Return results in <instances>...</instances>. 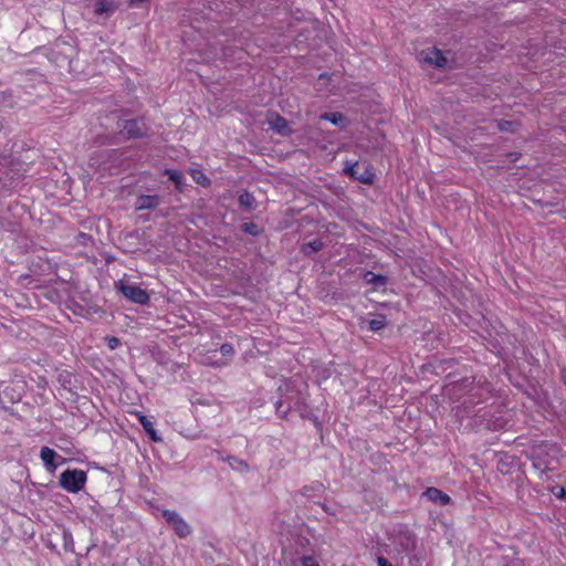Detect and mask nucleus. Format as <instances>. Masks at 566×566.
<instances>
[{
	"instance_id": "nucleus-1",
	"label": "nucleus",
	"mask_w": 566,
	"mask_h": 566,
	"mask_svg": "<svg viewBox=\"0 0 566 566\" xmlns=\"http://www.w3.org/2000/svg\"><path fill=\"white\" fill-rule=\"evenodd\" d=\"M307 385H303V388L298 386L296 380L287 379L284 386L279 388L281 391V398L275 402V410L280 418L286 419L287 413L292 410L297 411L303 419H311L312 412L306 402Z\"/></svg>"
},
{
	"instance_id": "nucleus-2",
	"label": "nucleus",
	"mask_w": 566,
	"mask_h": 566,
	"mask_svg": "<svg viewBox=\"0 0 566 566\" xmlns=\"http://www.w3.org/2000/svg\"><path fill=\"white\" fill-rule=\"evenodd\" d=\"M128 148H104L97 149L90 155L88 166L95 170L114 174V169L125 167L130 160Z\"/></svg>"
},
{
	"instance_id": "nucleus-3",
	"label": "nucleus",
	"mask_w": 566,
	"mask_h": 566,
	"mask_svg": "<svg viewBox=\"0 0 566 566\" xmlns=\"http://www.w3.org/2000/svg\"><path fill=\"white\" fill-rule=\"evenodd\" d=\"M390 539L399 553L411 554L417 548V535L406 525L400 524L394 528Z\"/></svg>"
},
{
	"instance_id": "nucleus-4",
	"label": "nucleus",
	"mask_w": 566,
	"mask_h": 566,
	"mask_svg": "<svg viewBox=\"0 0 566 566\" xmlns=\"http://www.w3.org/2000/svg\"><path fill=\"white\" fill-rule=\"evenodd\" d=\"M115 290L117 293L123 295L127 301L138 304L146 305L149 303V294L146 290L142 289L139 285L130 283L125 280H119L115 282Z\"/></svg>"
},
{
	"instance_id": "nucleus-5",
	"label": "nucleus",
	"mask_w": 566,
	"mask_h": 566,
	"mask_svg": "<svg viewBox=\"0 0 566 566\" xmlns=\"http://www.w3.org/2000/svg\"><path fill=\"white\" fill-rule=\"evenodd\" d=\"M87 480L85 471L80 469H66L60 474L59 484L60 486L70 492L78 493L83 490Z\"/></svg>"
},
{
	"instance_id": "nucleus-6",
	"label": "nucleus",
	"mask_w": 566,
	"mask_h": 566,
	"mask_svg": "<svg viewBox=\"0 0 566 566\" xmlns=\"http://www.w3.org/2000/svg\"><path fill=\"white\" fill-rule=\"evenodd\" d=\"M343 172L350 179L364 185H373L376 178L374 167L366 163H346Z\"/></svg>"
},
{
	"instance_id": "nucleus-7",
	"label": "nucleus",
	"mask_w": 566,
	"mask_h": 566,
	"mask_svg": "<svg viewBox=\"0 0 566 566\" xmlns=\"http://www.w3.org/2000/svg\"><path fill=\"white\" fill-rule=\"evenodd\" d=\"M420 60L437 70H453L455 67V61L449 60L444 52L439 50L437 46L422 50L420 52Z\"/></svg>"
},
{
	"instance_id": "nucleus-8",
	"label": "nucleus",
	"mask_w": 566,
	"mask_h": 566,
	"mask_svg": "<svg viewBox=\"0 0 566 566\" xmlns=\"http://www.w3.org/2000/svg\"><path fill=\"white\" fill-rule=\"evenodd\" d=\"M126 139H142L148 136L150 127L143 117L123 119L118 125Z\"/></svg>"
},
{
	"instance_id": "nucleus-9",
	"label": "nucleus",
	"mask_w": 566,
	"mask_h": 566,
	"mask_svg": "<svg viewBox=\"0 0 566 566\" xmlns=\"http://www.w3.org/2000/svg\"><path fill=\"white\" fill-rule=\"evenodd\" d=\"M548 444L544 441L532 446L530 451L526 452V457L532 461V467L539 471L541 475L546 474L548 468Z\"/></svg>"
},
{
	"instance_id": "nucleus-10",
	"label": "nucleus",
	"mask_w": 566,
	"mask_h": 566,
	"mask_svg": "<svg viewBox=\"0 0 566 566\" xmlns=\"http://www.w3.org/2000/svg\"><path fill=\"white\" fill-rule=\"evenodd\" d=\"M161 515L178 537L186 538L192 533V527L177 511L165 509L161 511Z\"/></svg>"
},
{
	"instance_id": "nucleus-11",
	"label": "nucleus",
	"mask_w": 566,
	"mask_h": 566,
	"mask_svg": "<svg viewBox=\"0 0 566 566\" xmlns=\"http://www.w3.org/2000/svg\"><path fill=\"white\" fill-rule=\"evenodd\" d=\"M268 124L273 132L282 137H291L294 134V129L290 127L289 120L277 112H270L268 114Z\"/></svg>"
},
{
	"instance_id": "nucleus-12",
	"label": "nucleus",
	"mask_w": 566,
	"mask_h": 566,
	"mask_svg": "<svg viewBox=\"0 0 566 566\" xmlns=\"http://www.w3.org/2000/svg\"><path fill=\"white\" fill-rule=\"evenodd\" d=\"M40 458L48 471L53 473L59 464L66 462L55 450L44 446L40 450Z\"/></svg>"
},
{
	"instance_id": "nucleus-13",
	"label": "nucleus",
	"mask_w": 566,
	"mask_h": 566,
	"mask_svg": "<svg viewBox=\"0 0 566 566\" xmlns=\"http://www.w3.org/2000/svg\"><path fill=\"white\" fill-rule=\"evenodd\" d=\"M218 460L228 462L230 468L240 473H247L250 471V465L245 460L239 459L235 455H226L223 451L216 450Z\"/></svg>"
},
{
	"instance_id": "nucleus-14",
	"label": "nucleus",
	"mask_w": 566,
	"mask_h": 566,
	"mask_svg": "<svg viewBox=\"0 0 566 566\" xmlns=\"http://www.w3.org/2000/svg\"><path fill=\"white\" fill-rule=\"evenodd\" d=\"M360 277L366 284L373 285L374 290H385L389 282V277L387 275L375 273L370 270H365Z\"/></svg>"
},
{
	"instance_id": "nucleus-15",
	"label": "nucleus",
	"mask_w": 566,
	"mask_h": 566,
	"mask_svg": "<svg viewBox=\"0 0 566 566\" xmlns=\"http://www.w3.org/2000/svg\"><path fill=\"white\" fill-rule=\"evenodd\" d=\"M500 564L501 566H525L524 559L518 556L514 546L503 547Z\"/></svg>"
},
{
	"instance_id": "nucleus-16",
	"label": "nucleus",
	"mask_w": 566,
	"mask_h": 566,
	"mask_svg": "<svg viewBox=\"0 0 566 566\" xmlns=\"http://www.w3.org/2000/svg\"><path fill=\"white\" fill-rule=\"evenodd\" d=\"M161 202V198L158 195H139L136 198L135 208L136 210H153L156 209Z\"/></svg>"
},
{
	"instance_id": "nucleus-17",
	"label": "nucleus",
	"mask_w": 566,
	"mask_h": 566,
	"mask_svg": "<svg viewBox=\"0 0 566 566\" xmlns=\"http://www.w3.org/2000/svg\"><path fill=\"white\" fill-rule=\"evenodd\" d=\"M422 496L430 502L438 503L443 506L452 502L451 497L447 493L433 486L427 488L422 493Z\"/></svg>"
},
{
	"instance_id": "nucleus-18",
	"label": "nucleus",
	"mask_w": 566,
	"mask_h": 566,
	"mask_svg": "<svg viewBox=\"0 0 566 566\" xmlns=\"http://www.w3.org/2000/svg\"><path fill=\"white\" fill-rule=\"evenodd\" d=\"M164 175L167 176L168 180L175 186L176 191L184 193L188 187L182 172L178 169L166 168Z\"/></svg>"
},
{
	"instance_id": "nucleus-19",
	"label": "nucleus",
	"mask_w": 566,
	"mask_h": 566,
	"mask_svg": "<svg viewBox=\"0 0 566 566\" xmlns=\"http://www.w3.org/2000/svg\"><path fill=\"white\" fill-rule=\"evenodd\" d=\"M118 8L117 0H96L94 3V13L97 15L109 17Z\"/></svg>"
},
{
	"instance_id": "nucleus-20",
	"label": "nucleus",
	"mask_w": 566,
	"mask_h": 566,
	"mask_svg": "<svg viewBox=\"0 0 566 566\" xmlns=\"http://www.w3.org/2000/svg\"><path fill=\"white\" fill-rule=\"evenodd\" d=\"M136 416L144 431L148 436L149 440H151L153 442L163 441L161 437L157 433V430L154 428V423L148 419L147 416L139 411L136 412Z\"/></svg>"
},
{
	"instance_id": "nucleus-21",
	"label": "nucleus",
	"mask_w": 566,
	"mask_h": 566,
	"mask_svg": "<svg viewBox=\"0 0 566 566\" xmlns=\"http://www.w3.org/2000/svg\"><path fill=\"white\" fill-rule=\"evenodd\" d=\"M319 119L332 123L340 129H346L349 120L340 112H325L319 115Z\"/></svg>"
},
{
	"instance_id": "nucleus-22",
	"label": "nucleus",
	"mask_w": 566,
	"mask_h": 566,
	"mask_svg": "<svg viewBox=\"0 0 566 566\" xmlns=\"http://www.w3.org/2000/svg\"><path fill=\"white\" fill-rule=\"evenodd\" d=\"M238 203L239 207L244 212H252L258 208V202L253 193L249 192L248 190H243L238 196Z\"/></svg>"
},
{
	"instance_id": "nucleus-23",
	"label": "nucleus",
	"mask_w": 566,
	"mask_h": 566,
	"mask_svg": "<svg viewBox=\"0 0 566 566\" xmlns=\"http://www.w3.org/2000/svg\"><path fill=\"white\" fill-rule=\"evenodd\" d=\"M69 308H71L72 312L76 315H84V313L97 314L101 311V307L97 304H94V303L82 304L76 301H72V304L69 306Z\"/></svg>"
},
{
	"instance_id": "nucleus-24",
	"label": "nucleus",
	"mask_w": 566,
	"mask_h": 566,
	"mask_svg": "<svg viewBox=\"0 0 566 566\" xmlns=\"http://www.w3.org/2000/svg\"><path fill=\"white\" fill-rule=\"evenodd\" d=\"M324 242L321 238H316L313 241L305 242L301 245V252L305 256H311L324 249Z\"/></svg>"
},
{
	"instance_id": "nucleus-25",
	"label": "nucleus",
	"mask_w": 566,
	"mask_h": 566,
	"mask_svg": "<svg viewBox=\"0 0 566 566\" xmlns=\"http://www.w3.org/2000/svg\"><path fill=\"white\" fill-rule=\"evenodd\" d=\"M324 491H325V486H324V484L322 482L313 481L311 484L304 485L300 490V494H302L303 496H305L307 499H311V497H313L316 494L324 493Z\"/></svg>"
},
{
	"instance_id": "nucleus-26",
	"label": "nucleus",
	"mask_w": 566,
	"mask_h": 566,
	"mask_svg": "<svg viewBox=\"0 0 566 566\" xmlns=\"http://www.w3.org/2000/svg\"><path fill=\"white\" fill-rule=\"evenodd\" d=\"M240 230L252 237H260L264 233V228L252 221L242 223Z\"/></svg>"
},
{
	"instance_id": "nucleus-27",
	"label": "nucleus",
	"mask_w": 566,
	"mask_h": 566,
	"mask_svg": "<svg viewBox=\"0 0 566 566\" xmlns=\"http://www.w3.org/2000/svg\"><path fill=\"white\" fill-rule=\"evenodd\" d=\"M516 463V457L505 454L499 461V470L502 474H509Z\"/></svg>"
},
{
	"instance_id": "nucleus-28",
	"label": "nucleus",
	"mask_w": 566,
	"mask_h": 566,
	"mask_svg": "<svg viewBox=\"0 0 566 566\" xmlns=\"http://www.w3.org/2000/svg\"><path fill=\"white\" fill-rule=\"evenodd\" d=\"M387 325V317L384 314H377L375 318L368 322V328L371 332H379Z\"/></svg>"
},
{
	"instance_id": "nucleus-29",
	"label": "nucleus",
	"mask_w": 566,
	"mask_h": 566,
	"mask_svg": "<svg viewBox=\"0 0 566 566\" xmlns=\"http://www.w3.org/2000/svg\"><path fill=\"white\" fill-rule=\"evenodd\" d=\"M195 182L202 187H209L211 185L210 178L200 169H191L190 171Z\"/></svg>"
},
{
	"instance_id": "nucleus-30",
	"label": "nucleus",
	"mask_w": 566,
	"mask_h": 566,
	"mask_svg": "<svg viewBox=\"0 0 566 566\" xmlns=\"http://www.w3.org/2000/svg\"><path fill=\"white\" fill-rule=\"evenodd\" d=\"M74 379V375L67 370H63L57 376V382L64 388L70 389Z\"/></svg>"
},
{
	"instance_id": "nucleus-31",
	"label": "nucleus",
	"mask_w": 566,
	"mask_h": 566,
	"mask_svg": "<svg viewBox=\"0 0 566 566\" xmlns=\"http://www.w3.org/2000/svg\"><path fill=\"white\" fill-rule=\"evenodd\" d=\"M517 126H520V124L517 122H514V120L501 119L497 123L499 130L500 132H505V133H514V132H516Z\"/></svg>"
},
{
	"instance_id": "nucleus-32",
	"label": "nucleus",
	"mask_w": 566,
	"mask_h": 566,
	"mask_svg": "<svg viewBox=\"0 0 566 566\" xmlns=\"http://www.w3.org/2000/svg\"><path fill=\"white\" fill-rule=\"evenodd\" d=\"M151 356L157 364L163 365V366L168 365L170 361V357H169L168 353L163 349L153 350Z\"/></svg>"
},
{
	"instance_id": "nucleus-33",
	"label": "nucleus",
	"mask_w": 566,
	"mask_h": 566,
	"mask_svg": "<svg viewBox=\"0 0 566 566\" xmlns=\"http://www.w3.org/2000/svg\"><path fill=\"white\" fill-rule=\"evenodd\" d=\"M313 32H315V28L314 27L304 28V29H302V30H300L297 32L295 41L298 44L306 43L311 39V35H312Z\"/></svg>"
},
{
	"instance_id": "nucleus-34",
	"label": "nucleus",
	"mask_w": 566,
	"mask_h": 566,
	"mask_svg": "<svg viewBox=\"0 0 566 566\" xmlns=\"http://www.w3.org/2000/svg\"><path fill=\"white\" fill-rule=\"evenodd\" d=\"M243 53H244L243 50L238 49V48L224 46L222 49V55L224 57H233V59L241 60L243 57Z\"/></svg>"
},
{
	"instance_id": "nucleus-35",
	"label": "nucleus",
	"mask_w": 566,
	"mask_h": 566,
	"mask_svg": "<svg viewBox=\"0 0 566 566\" xmlns=\"http://www.w3.org/2000/svg\"><path fill=\"white\" fill-rule=\"evenodd\" d=\"M63 539H64L65 551L73 552L74 542H73L72 534L69 531L63 532Z\"/></svg>"
},
{
	"instance_id": "nucleus-36",
	"label": "nucleus",
	"mask_w": 566,
	"mask_h": 566,
	"mask_svg": "<svg viewBox=\"0 0 566 566\" xmlns=\"http://www.w3.org/2000/svg\"><path fill=\"white\" fill-rule=\"evenodd\" d=\"M105 342H106L108 348L112 350L116 349L122 344L120 339L116 336H106Z\"/></svg>"
},
{
	"instance_id": "nucleus-37",
	"label": "nucleus",
	"mask_w": 566,
	"mask_h": 566,
	"mask_svg": "<svg viewBox=\"0 0 566 566\" xmlns=\"http://www.w3.org/2000/svg\"><path fill=\"white\" fill-rule=\"evenodd\" d=\"M504 157H505V160L502 161L503 164L505 161L515 164L522 157V154L520 151H510V153H506L504 155Z\"/></svg>"
},
{
	"instance_id": "nucleus-38",
	"label": "nucleus",
	"mask_w": 566,
	"mask_h": 566,
	"mask_svg": "<svg viewBox=\"0 0 566 566\" xmlns=\"http://www.w3.org/2000/svg\"><path fill=\"white\" fill-rule=\"evenodd\" d=\"M220 353L222 354V356H233L234 348H233L232 344L224 343L220 346Z\"/></svg>"
},
{
	"instance_id": "nucleus-39",
	"label": "nucleus",
	"mask_w": 566,
	"mask_h": 566,
	"mask_svg": "<svg viewBox=\"0 0 566 566\" xmlns=\"http://www.w3.org/2000/svg\"><path fill=\"white\" fill-rule=\"evenodd\" d=\"M302 566H319L313 556L305 555L300 558Z\"/></svg>"
},
{
	"instance_id": "nucleus-40",
	"label": "nucleus",
	"mask_w": 566,
	"mask_h": 566,
	"mask_svg": "<svg viewBox=\"0 0 566 566\" xmlns=\"http://www.w3.org/2000/svg\"><path fill=\"white\" fill-rule=\"evenodd\" d=\"M552 493L558 499H566V490L560 485L552 488Z\"/></svg>"
},
{
	"instance_id": "nucleus-41",
	"label": "nucleus",
	"mask_w": 566,
	"mask_h": 566,
	"mask_svg": "<svg viewBox=\"0 0 566 566\" xmlns=\"http://www.w3.org/2000/svg\"><path fill=\"white\" fill-rule=\"evenodd\" d=\"M409 555V565L410 566H420V558L416 554H408Z\"/></svg>"
},
{
	"instance_id": "nucleus-42",
	"label": "nucleus",
	"mask_w": 566,
	"mask_h": 566,
	"mask_svg": "<svg viewBox=\"0 0 566 566\" xmlns=\"http://www.w3.org/2000/svg\"><path fill=\"white\" fill-rule=\"evenodd\" d=\"M376 562L378 566H392L391 563L384 556H377Z\"/></svg>"
},
{
	"instance_id": "nucleus-43",
	"label": "nucleus",
	"mask_w": 566,
	"mask_h": 566,
	"mask_svg": "<svg viewBox=\"0 0 566 566\" xmlns=\"http://www.w3.org/2000/svg\"><path fill=\"white\" fill-rule=\"evenodd\" d=\"M315 504L319 505L325 513H327L329 515H334L335 514V512L332 511L331 507L328 505H326L325 503L315 502Z\"/></svg>"
},
{
	"instance_id": "nucleus-44",
	"label": "nucleus",
	"mask_w": 566,
	"mask_h": 566,
	"mask_svg": "<svg viewBox=\"0 0 566 566\" xmlns=\"http://www.w3.org/2000/svg\"><path fill=\"white\" fill-rule=\"evenodd\" d=\"M11 93L0 92V104H6L8 99L11 98Z\"/></svg>"
},
{
	"instance_id": "nucleus-45",
	"label": "nucleus",
	"mask_w": 566,
	"mask_h": 566,
	"mask_svg": "<svg viewBox=\"0 0 566 566\" xmlns=\"http://www.w3.org/2000/svg\"><path fill=\"white\" fill-rule=\"evenodd\" d=\"M148 0H128L129 7H138Z\"/></svg>"
},
{
	"instance_id": "nucleus-46",
	"label": "nucleus",
	"mask_w": 566,
	"mask_h": 566,
	"mask_svg": "<svg viewBox=\"0 0 566 566\" xmlns=\"http://www.w3.org/2000/svg\"><path fill=\"white\" fill-rule=\"evenodd\" d=\"M332 298H333V300H336V301L344 300V297H343V293H342V292H338V291H334V292L332 293Z\"/></svg>"
},
{
	"instance_id": "nucleus-47",
	"label": "nucleus",
	"mask_w": 566,
	"mask_h": 566,
	"mask_svg": "<svg viewBox=\"0 0 566 566\" xmlns=\"http://www.w3.org/2000/svg\"><path fill=\"white\" fill-rule=\"evenodd\" d=\"M31 279V274L30 273H27V274H22L19 276V282L21 284H23L25 281H29Z\"/></svg>"
},
{
	"instance_id": "nucleus-48",
	"label": "nucleus",
	"mask_w": 566,
	"mask_h": 566,
	"mask_svg": "<svg viewBox=\"0 0 566 566\" xmlns=\"http://www.w3.org/2000/svg\"><path fill=\"white\" fill-rule=\"evenodd\" d=\"M78 298H80V301H81V302H83V304L91 303V302L88 301V298H87V296H86V293H85V292L80 293Z\"/></svg>"
},
{
	"instance_id": "nucleus-49",
	"label": "nucleus",
	"mask_w": 566,
	"mask_h": 566,
	"mask_svg": "<svg viewBox=\"0 0 566 566\" xmlns=\"http://www.w3.org/2000/svg\"><path fill=\"white\" fill-rule=\"evenodd\" d=\"M441 363L448 364L449 366H453L455 360L454 359H449V360H442Z\"/></svg>"
},
{
	"instance_id": "nucleus-50",
	"label": "nucleus",
	"mask_w": 566,
	"mask_h": 566,
	"mask_svg": "<svg viewBox=\"0 0 566 566\" xmlns=\"http://www.w3.org/2000/svg\"><path fill=\"white\" fill-rule=\"evenodd\" d=\"M489 415H490V411L484 410L481 415H478V417H480V418H483V419H484V418H485L486 416H489Z\"/></svg>"
},
{
	"instance_id": "nucleus-51",
	"label": "nucleus",
	"mask_w": 566,
	"mask_h": 566,
	"mask_svg": "<svg viewBox=\"0 0 566 566\" xmlns=\"http://www.w3.org/2000/svg\"><path fill=\"white\" fill-rule=\"evenodd\" d=\"M80 237L82 238V240H85V239H91V237L86 233H80Z\"/></svg>"
},
{
	"instance_id": "nucleus-52",
	"label": "nucleus",
	"mask_w": 566,
	"mask_h": 566,
	"mask_svg": "<svg viewBox=\"0 0 566 566\" xmlns=\"http://www.w3.org/2000/svg\"><path fill=\"white\" fill-rule=\"evenodd\" d=\"M210 365H212V366H221V365H224V363H221V364H219V363H211Z\"/></svg>"
},
{
	"instance_id": "nucleus-53",
	"label": "nucleus",
	"mask_w": 566,
	"mask_h": 566,
	"mask_svg": "<svg viewBox=\"0 0 566 566\" xmlns=\"http://www.w3.org/2000/svg\"><path fill=\"white\" fill-rule=\"evenodd\" d=\"M485 428H486V429H492V427H491L490 422H488V423L485 424Z\"/></svg>"
},
{
	"instance_id": "nucleus-54",
	"label": "nucleus",
	"mask_w": 566,
	"mask_h": 566,
	"mask_svg": "<svg viewBox=\"0 0 566 566\" xmlns=\"http://www.w3.org/2000/svg\"><path fill=\"white\" fill-rule=\"evenodd\" d=\"M30 272L35 273V270H33V265L30 266Z\"/></svg>"
},
{
	"instance_id": "nucleus-55",
	"label": "nucleus",
	"mask_w": 566,
	"mask_h": 566,
	"mask_svg": "<svg viewBox=\"0 0 566 566\" xmlns=\"http://www.w3.org/2000/svg\"><path fill=\"white\" fill-rule=\"evenodd\" d=\"M527 397L532 398V399H535V396L531 395L527 392Z\"/></svg>"
},
{
	"instance_id": "nucleus-56",
	"label": "nucleus",
	"mask_w": 566,
	"mask_h": 566,
	"mask_svg": "<svg viewBox=\"0 0 566 566\" xmlns=\"http://www.w3.org/2000/svg\"><path fill=\"white\" fill-rule=\"evenodd\" d=\"M313 419H314L315 423H318L316 416H313Z\"/></svg>"
}]
</instances>
